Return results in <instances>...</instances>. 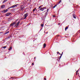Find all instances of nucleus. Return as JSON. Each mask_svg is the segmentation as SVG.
Segmentation results:
<instances>
[{"mask_svg": "<svg viewBox=\"0 0 80 80\" xmlns=\"http://www.w3.org/2000/svg\"><path fill=\"white\" fill-rule=\"evenodd\" d=\"M28 16V13H26V14H25L23 16V17H24V19H26V18H27V17Z\"/></svg>", "mask_w": 80, "mask_h": 80, "instance_id": "1", "label": "nucleus"}, {"mask_svg": "<svg viewBox=\"0 0 80 80\" xmlns=\"http://www.w3.org/2000/svg\"><path fill=\"white\" fill-rule=\"evenodd\" d=\"M20 23V21H18V22L16 24V25L14 27H17L18 26V25H19Z\"/></svg>", "mask_w": 80, "mask_h": 80, "instance_id": "2", "label": "nucleus"}, {"mask_svg": "<svg viewBox=\"0 0 80 80\" xmlns=\"http://www.w3.org/2000/svg\"><path fill=\"white\" fill-rule=\"evenodd\" d=\"M8 11V9H7L6 10L4 9L2 10L1 12L2 13H6V12H7V11Z\"/></svg>", "mask_w": 80, "mask_h": 80, "instance_id": "3", "label": "nucleus"}, {"mask_svg": "<svg viewBox=\"0 0 80 80\" xmlns=\"http://www.w3.org/2000/svg\"><path fill=\"white\" fill-rule=\"evenodd\" d=\"M44 9H47V8L46 7L42 8L41 9H40L39 10H41V11H43V10H44Z\"/></svg>", "mask_w": 80, "mask_h": 80, "instance_id": "4", "label": "nucleus"}, {"mask_svg": "<svg viewBox=\"0 0 80 80\" xmlns=\"http://www.w3.org/2000/svg\"><path fill=\"white\" fill-rule=\"evenodd\" d=\"M11 15V13L10 12H8L6 14V17H8V16H9V15Z\"/></svg>", "mask_w": 80, "mask_h": 80, "instance_id": "5", "label": "nucleus"}, {"mask_svg": "<svg viewBox=\"0 0 80 80\" xmlns=\"http://www.w3.org/2000/svg\"><path fill=\"white\" fill-rule=\"evenodd\" d=\"M18 4H16V5H14L11 7V8H14V7H16V6H17Z\"/></svg>", "mask_w": 80, "mask_h": 80, "instance_id": "6", "label": "nucleus"}, {"mask_svg": "<svg viewBox=\"0 0 80 80\" xmlns=\"http://www.w3.org/2000/svg\"><path fill=\"white\" fill-rule=\"evenodd\" d=\"M21 10H22V11H23V10H24V9L25 8V7H23L22 8H21Z\"/></svg>", "mask_w": 80, "mask_h": 80, "instance_id": "7", "label": "nucleus"}, {"mask_svg": "<svg viewBox=\"0 0 80 80\" xmlns=\"http://www.w3.org/2000/svg\"><path fill=\"white\" fill-rule=\"evenodd\" d=\"M5 7V5H2L1 7V8H4Z\"/></svg>", "mask_w": 80, "mask_h": 80, "instance_id": "8", "label": "nucleus"}, {"mask_svg": "<svg viewBox=\"0 0 80 80\" xmlns=\"http://www.w3.org/2000/svg\"><path fill=\"white\" fill-rule=\"evenodd\" d=\"M12 47H10L8 49V50L10 51V50H12Z\"/></svg>", "mask_w": 80, "mask_h": 80, "instance_id": "9", "label": "nucleus"}, {"mask_svg": "<svg viewBox=\"0 0 80 80\" xmlns=\"http://www.w3.org/2000/svg\"><path fill=\"white\" fill-rule=\"evenodd\" d=\"M43 48H45V47H46V44L45 43H44L43 45Z\"/></svg>", "mask_w": 80, "mask_h": 80, "instance_id": "10", "label": "nucleus"}, {"mask_svg": "<svg viewBox=\"0 0 80 80\" xmlns=\"http://www.w3.org/2000/svg\"><path fill=\"white\" fill-rule=\"evenodd\" d=\"M7 0H4L2 2L3 3H4L6 2H7Z\"/></svg>", "mask_w": 80, "mask_h": 80, "instance_id": "11", "label": "nucleus"}, {"mask_svg": "<svg viewBox=\"0 0 80 80\" xmlns=\"http://www.w3.org/2000/svg\"><path fill=\"white\" fill-rule=\"evenodd\" d=\"M13 25H14V24L13 23H12L10 25V26H12V27H13Z\"/></svg>", "mask_w": 80, "mask_h": 80, "instance_id": "12", "label": "nucleus"}, {"mask_svg": "<svg viewBox=\"0 0 80 80\" xmlns=\"http://www.w3.org/2000/svg\"><path fill=\"white\" fill-rule=\"evenodd\" d=\"M58 5L57 4H56V5H55L52 8H55V7H57V6Z\"/></svg>", "mask_w": 80, "mask_h": 80, "instance_id": "13", "label": "nucleus"}, {"mask_svg": "<svg viewBox=\"0 0 80 80\" xmlns=\"http://www.w3.org/2000/svg\"><path fill=\"white\" fill-rule=\"evenodd\" d=\"M73 18H76V17H75V14H73Z\"/></svg>", "mask_w": 80, "mask_h": 80, "instance_id": "14", "label": "nucleus"}, {"mask_svg": "<svg viewBox=\"0 0 80 80\" xmlns=\"http://www.w3.org/2000/svg\"><path fill=\"white\" fill-rule=\"evenodd\" d=\"M36 9H37V8H34L32 10L33 12H34V11H35V10H36Z\"/></svg>", "mask_w": 80, "mask_h": 80, "instance_id": "15", "label": "nucleus"}, {"mask_svg": "<svg viewBox=\"0 0 80 80\" xmlns=\"http://www.w3.org/2000/svg\"><path fill=\"white\" fill-rule=\"evenodd\" d=\"M68 28L67 27H66V28H65V31H67V29H68Z\"/></svg>", "mask_w": 80, "mask_h": 80, "instance_id": "16", "label": "nucleus"}, {"mask_svg": "<svg viewBox=\"0 0 80 80\" xmlns=\"http://www.w3.org/2000/svg\"><path fill=\"white\" fill-rule=\"evenodd\" d=\"M41 27H43V24H41Z\"/></svg>", "mask_w": 80, "mask_h": 80, "instance_id": "17", "label": "nucleus"}, {"mask_svg": "<svg viewBox=\"0 0 80 80\" xmlns=\"http://www.w3.org/2000/svg\"><path fill=\"white\" fill-rule=\"evenodd\" d=\"M16 21H15L14 22H13L12 23L14 24V25H15V24H16Z\"/></svg>", "mask_w": 80, "mask_h": 80, "instance_id": "18", "label": "nucleus"}, {"mask_svg": "<svg viewBox=\"0 0 80 80\" xmlns=\"http://www.w3.org/2000/svg\"><path fill=\"white\" fill-rule=\"evenodd\" d=\"M9 33V31H8L7 32H6L5 34H7V33Z\"/></svg>", "mask_w": 80, "mask_h": 80, "instance_id": "19", "label": "nucleus"}, {"mask_svg": "<svg viewBox=\"0 0 80 80\" xmlns=\"http://www.w3.org/2000/svg\"><path fill=\"white\" fill-rule=\"evenodd\" d=\"M7 48V46H4L2 47V48Z\"/></svg>", "mask_w": 80, "mask_h": 80, "instance_id": "20", "label": "nucleus"}, {"mask_svg": "<svg viewBox=\"0 0 80 80\" xmlns=\"http://www.w3.org/2000/svg\"><path fill=\"white\" fill-rule=\"evenodd\" d=\"M78 70H78L77 71V72H76V74H77V73H78Z\"/></svg>", "mask_w": 80, "mask_h": 80, "instance_id": "21", "label": "nucleus"}, {"mask_svg": "<svg viewBox=\"0 0 80 80\" xmlns=\"http://www.w3.org/2000/svg\"><path fill=\"white\" fill-rule=\"evenodd\" d=\"M62 55H61L60 57V58H59V59H60V58H61L62 57Z\"/></svg>", "mask_w": 80, "mask_h": 80, "instance_id": "22", "label": "nucleus"}, {"mask_svg": "<svg viewBox=\"0 0 80 80\" xmlns=\"http://www.w3.org/2000/svg\"><path fill=\"white\" fill-rule=\"evenodd\" d=\"M41 8V6L39 7V8H38V9H39V8Z\"/></svg>", "mask_w": 80, "mask_h": 80, "instance_id": "23", "label": "nucleus"}, {"mask_svg": "<svg viewBox=\"0 0 80 80\" xmlns=\"http://www.w3.org/2000/svg\"><path fill=\"white\" fill-rule=\"evenodd\" d=\"M48 10H49V9H48L47 10V12H48Z\"/></svg>", "mask_w": 80, "mask_h": 80, "instance_id": "24", "label": "nucleus"}, {"mask_svg": "<svg viewBox=\"0 0 80 80\" xmlns=\"http://www.w3.org/2000/svg\"><path fill=\"white\" fill-rule=\"evenodd\" d=\"M10 8H11V7H10L9 8H8V9L9 10V9H10Z\"/></svg>", "mask_w": 80, "mask_h": 80, "instance_id": "25", "label": "nucleus"}, {"mask_svg": "<svg viewBox=\"0 0 80 80\" xmlns=\"http://www.w3.org/2000/svg\"><path fill=\"white\" fill-rule=\"evenodd\" d=\"M18 20L17 19L15 22H17V21H18Z\"/></svg>", "mask_w": 80, "mask_h": 80, "instance_id": "26", "label": "nucleus"}, {"mask_svg": "<svg viewBox=\"0 0 80 80\" xmlns=\"http://www.w3.org/2000/svg\"><path fill=\"white\" fill-rule=\"evenodd\" d=\"M32 65H34L33 63H32Z\"/></svg>", "mask_w": 80, "mask_h": 80, "instance_id": "27", "label": "nucleus"}, {"mask_svg": "<svg viewBox=\"0 0 80 80\" xmlns=\"http://www.w3.org/2000/svg\"><path fill=\"white\" fill-rule=\"evenodd\" d=\"M44 80H47V79L45 78H44Z\"/></svg>", "mask_w": 80, "mask_h": 80, "instance_id": "28", "label": "nucleus"}, {"mask_svg": "<svg viewBox=\"0 0 80 80\" xmlns=\"http://www.w3.org/2000/svg\"><path fill=\"white\" fill-rule=\"evenodd\" d=\"M10 37H11V36H9V37H8V38H10Z\"/></svg>", "mask_w": 80, "mask_h": 80, "instance_id": "29", "label": "nucleus"}, {"mask_svg": "<svg viewBox=\"0 0 80 80\" xmlns=\"http://www.w3.org/2000/svg\"><path fill=\"white\" fill-rule=\"evenodd\" d=\"M57 53H59V52H57Z\"/></svg>", "mask_w": 80, "mask_h": 80, "instance_id": "30", "label": "nucleus"}, {"mask_svg": "<svg viewBox=\"0 0 80 80\" xmlns=\"http://www.w3.org/2000/svg\"><path fill=\"white\" fill-rule=\"evenodd\" d=\"M60 2H61V1L59 2V3H60Z\"/></svg>", "mask_w": 80, "mask_h": 80, "instance_id": "31", "label": "nucleus"}, {"mask_svg": "<svg viewBox=\"0 0 80 80\" xmlns=\"http://www.w3.org/2000/svg\"><path fill=\"white\" fill-rule=\"evenodd\" d=\"M53 17H55V16H53Z\"/></svg>", "mask_w": 80, "mask_h": 80, "instance_id": "32", "label": "nucleus"}, {"mask_svg": "<svg viewBox=\"0 0 80 80\" xmlns=\"http://www.w3.org/2000/svg\"><path fill=\"white\" fill-rule=\"evenodd\" d=\"M8 30H9V29H8L7 30V31H8Z\"/></svg>", "mask_w": 80, "mask_h": 80, "instance_id": "33", "label": "nucleus"}, {"mask_svg": "<svg viewBox=\"0 0 80 80\" xmlns=\"http://www.w3.org/2000/svg\"><path fill=\"white\" fill-rule=\"evenodd\" d=\"M36 58V57H34V59H35Z\"/></svg>", "mask_w": 80, "mask_h": 80, "instance_id": "34", "label": "nucleus"}, {"mask_svg": "<svg viewBox=\"0 0 80 80\" xmlns=\"http://www.w3.org/2000/svg\"><path fill=\"white\" fill-rule=\"evenodd\" d=\"M58 25H60V23H59L58 24Z\"/></svg>", "mask_w": 80, "mask_h": 80, "instance_id": "35", "label": "nucleus"}, {"mask_svg": "<svg viewBox=\"0 0 80 80\" xmlns=\"http://www.w3.org/2000/svg\"><path fill=\"white\" fill-rule=\"evenodd\" d=\"M68 80H69V79H68Z\"/></svg>", "mask_w": 80, "mask_h": 80, "instance_id": "36", "label": "nucleus"}]
</instances>
